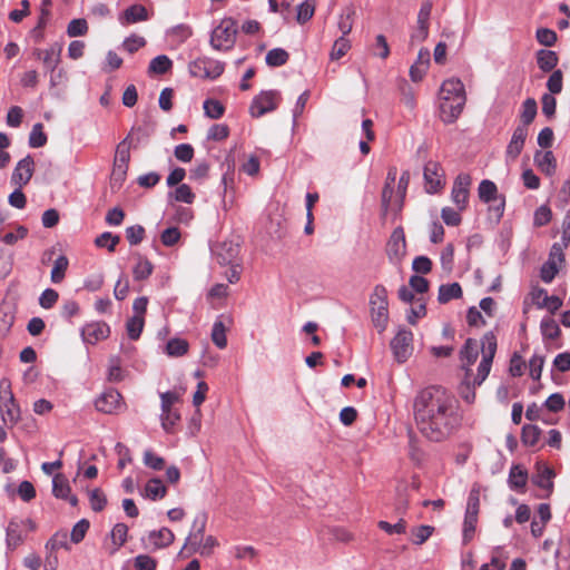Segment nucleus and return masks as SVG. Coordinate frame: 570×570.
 I'll use <instances>...</instances> for the list:
<instances>
[{
    "instance_id": "obj_1",
    "label": "nucleus",
    "mask_w": 570,
    "mask_h": 570,
    "mask_svg": "<svg viewBox=\"0 0 570 570\" xmlns=\"http://www.w3.org/2000/svg\"><path fill=\"white\" fill-rule=\"evenodd\" d=\"M414 417L420 432L433 442L444 440L458 424L454 399L441 386H429L413 402Z\"/></svg>"
},
{
    "instance_id": "obj_2",
    "label": "nucleus",
    "mask_w": 570,
    "mask_h": 570,
    "mask_svg": "<svg viewBox=\"0 0 570 570\" xmlns=\"http://www.w3.org/2000/svg\"><path fill=\"white\" fill-rule=\"evenodd\" d=\"M478 195L481 202L490 204L494 202L488 208L489 218L498 224L504 214L505 197L498 194L497 185L489 179H483L478 187Z\"/></svg>"
},
{
    "instance_id": "obj_3",
    "label": "nucleus",
    "mask_w": 570,
    "mask_h": 570,
    "mask_svg": "<svg viewBox=\"0 0 570 570\" xmlns=\"http://www.w3.org/2000/svg\"><path fill=\"white\" fill-rule=\"evenodd\" d=\"M236 35V21L232 18H224L210 33V46L218 51H228L235 45Z\"/></svg>"
},
{
    "instance_id": "obj_4",
    "label": "nucleus",
    "mask_w": 570,
    "mask_h": 570,
    "mask_svg": "<svg viewBox=\"0 0 570 570\" xmlns=\"http://www.w3.org/2000/svg\"><path fill=\"white\" fill-rule=\"evenodd\" d=\"M371 316L374 326L383 332L389 321L387 291L383 285H376L370 297Z\"/></svg>"
},
{
    "instance_id": "obj_5",
    "label": "nucleus",
    "mask_w": 570,
    "mask_h": 570,
    "mask_svg": "<svg viewBox=\"0 0 570 570\" xmlns=\"http://www.w3.org/2000/svg\"><path fill=\"white\" fill-rule=\"evenodd\" d=\"M281 101V92L274 90L262 91L253 99L249 112L253 117H262L263 115L275 110Z\"/></svg>"
},
{
    "instance_id": "obj_6",
    "label": "nucleus",
    "mask_w": 570,
    "mask_h": 570,
    "mask_svg": "<svg viewBox=\"0 0 570 570\" xmlns=\"http://www.w3.org/2000/svg\"><path fill=\"white\" fill-rule=\"evenodd\" d=\"M189 69L195 77L216 79L224 72V63L208 57H202L193 61Z\"/></svg>"
},
{
    "instance_id": "obj_7",
    "label": "nucleus",
    "mask_w": 570,
    "mask_h": 570,
    "mask_svg": "<svg viewBox=\"0 0 570 570\" xmlns=\"http://www.w3.org/2000/svg\"><path fill=\"white\" fill-rule=\"evenodd\" d=\"M207 523V514L204 512L198 513L193 522L191 531L186 539V542L180 551V554L186 550L189 554L199 550L204 540V532Z\"/></svg>"
},
{
    "instance_id": "obj_8",
    "label": "nucleus",
    "mask_w": 570,
    "mask_h": 570,
    "mask_svg": "<svg viewBox=\"0 0 570 570\" xmlns=\"http://www.w3.org/2000/svg\"><path fill=\"white\" fill-rule=\"evenodd\" d=\"M413 333L410 330L401 328L391 341V350L399 363L405 362L412 353Z\"/></svg>"
},
{
    "instance_id": "obj_9",
    "label": "nucleus",
    "mask_w": 570,
    "mask_h": 570,
    "mask_svg": "<svg viewBox=\"0 0 570 570\" xmlns=\"http://www.w3.org/2000/svg\"><path fill=\"white\" fill-rule=\"evenodd\" d=\"M406 252L405 235L402 227H396L387 242L386 253L393 264H400Z\"/></svg>"
},
{
    "instance_id": "obj_10",
    "label": "nucleus",
    "mask_w": 570,
    "mask_h": 570,
    "mask_svg": "<svg viewBox=\"0 0 570 570\" xmlns=\"http://www.w3.org/2000/svg\"><path fill=\"white\" fill-rule=\"evenodd\" d=\"M472 179L469 174L461 173L456 176L453 183L451 198L452 202L458 206L459 210L465 209L468 205L469 190Z\"/></svg>"
},
{
    "instance_id": "obj_11",
    "label": "nucleus",
    "mask_w": 570,
    "mask_h": 570,
    "mask_svg": "<svg viewBox=\"0 0 570 570\" xmlns=\"http://www.w3.org/2000/svg\"><path fill=\"white\" fill-rule=\"evenodd\" d=\"M212 254L220 265L233 264L239 255V245L233 240H224L212 246Z\"/></svg>"
},
{
    "instance_id": "obj_12",
    "label": "nucleus",
    "mask_w": 570,
    "mask_h": 570,
    "mask_svg": "<svg viewBox=\"0 0 570 570\" xmlns=\"http://www.w3.org/2000/svg\"><path fill=\"white\" fill-rule=\"evenodd\" d=\"M33 171L35 161L32 157L28 155L16 165L11 175V184L16 187L22 188L30 181Z\"/></svg>"
},
{
    "instance_id": "obj_13",
    "label": "nucleus",
    "mask_w": 570,
    "mask_h": 570,
    "mask_svg": "<svg viewBox=\"0 0 570 570\" xmlns=\"http://www.w3.org/2000/svg\"><path fill=\"white\" fill-rule=\"evenodd\" d=\"M423 176L428 193H436L442 187L443 171L439 163L429 160L424 165Z\"/></svg>"
},
{
    "instance_id": "obj_14",
    "label": "nucleus",
    "mask_w": 570,
    "mask_h": 570,
    "mask_svg": "<svg viewBox=\"0 0 570 570\" xmlns=\"http://www.w3.org/2000/svg\"><path fill=\"white\" fill-rule=\"evenodd\" d=\"M97 411L112 414L121 406V395L115 389H108L101 393L95 402Z\"/></svg>"
},
{
    "instance_id": "obj_15",
    "label": "nucleus",
    "mask_w": 570,
    "mask_h": 570,
    "mask_svg": "<svg viewBox=\"0 0 570 570\" xmlns=\"http://www.w3.org/2000/svg\"><path fill=\"white\" fill-rule=\"evenodd\" d=\"M110 327L105 322H91L81 328V336L85 343L95 345L97 342L107 338Z\"/></svg>"
},
{
    "instance_id": "obj_16",
    "label": "nucleus",
    "mask_w": 570,
    "mask_h": 570,
    "mask_svg": "<svg viewBox=\"0 0 570 570\" xmlns=\"http://www.w3.org/2000/svg\"><path fill=\"white\" fill-rule=\"evenodd\" d=\"M466 98H459L456 100H441L440 115L445 124H453L461 115Z\"/></svg>"
},
{
    "instance_id": "obj_17",
    "label": "nucleus",
    "mask_w": 570,
    "mask_h": 570,
    "mask_svg": "<svg viewBox=\"0 0 570 570\" xmlns=\"http://www.w3.org/2000/svg\"><path fill=\"white\" fill-rule=\"evenodd\" d=\"M284 209L279 206L269 207L268 209V217H267V224H266V232L278 239H282L285 235L284 228Z\"/></svg>"
},
{
    "instance_id": "obj_18",
    "label": "nucleus",
    "mask_w": 570,
    "mask_h": 570,
    "mask_svg": "<svg viewBox=\"0 0 570 570\" xmlns=\"http://www.w3.org/2000/svg\"><path fill=\"white\" fill-rule=\"evenodd\" d=\"M0 412L2 421L9 428H13L20 420V406L14 395H10L8 400L0 402Z\"/></svg>"
},
{
    "instance_id": "obj_19",
    "label": "nucleus",
    "mask_w": 570,
    "mask_h": 570,
    "mask_svg": "<svg viewBox=\"0 0 570 570\" xmlns=\"http://www.w3.org/2000/svg\"><path fill=\"white\" fill-rule=\"evenodd\" d=\"M459 98H466L463 82L456 78L443 81L440 90V99L456 100Z\"/></svg>"
},
{
    "instance_id": "obj_20",
    "label": "nucleus",
    "mask_w": 570,
    "mask_h": 570,
    "mask_svg": "<svg viewBox=\"0 0 570 570\" xmlns=\"http://www.w3.org/2000/svg\"><path fill=\"white\" fill-rule=\"evenodd\" d=\"M528 136V128L518 126L512 134L511 140L507 147V157L514 160L521 154Z\"/></svg>"
},
{
    "instance_id": "obj_21",
    "label": "nucleus",
    "mask_w": 570,
    "mask_h": 570,
    "mask_svg": "<svg viewBox=\"0 0 570 570\" xmlns=\"http://www.w3.org/2000/svg\"><path fill=\"white\" fill-rule=\"evenodd\" d=\"M52 493L58 499L69 501L72 507L78 504L77 497L70 494V485L68 480L61 473L56 474L52 479Z\"/></svg>"
},
{
    "instance_id": "obj_22",
    "label": "nucleus",
    "mask_w": 570,
    "mask_h": 570,
    "mask_svg": "<svg viewBox=\"0 0 570 570\" xmlns=\"http://www.w3.org/2000/svg\"><path fill=\"white\" fill-rule=\"evenodd\" d=\"M148 11L142 4H132L128 7L120 16L119 22L122 26H128L148 20Z\"/></svg>"
},
{
    "instance_id": "obj_23",
    "label": "nucleus",
    "mask_w": 570,
    "mask_h": 570,
    "mask_svg": "<svg viewBox=\"0 0 570 570\" xmlns=\"http://www.w3.org/2000/svg\"><path fill=\"white\" fill-rule=\"evenodd\" d=\"M553 478H554V472L550 466H548L546 464L538 463L537 464V474L532 476V482L537 487H539L543 490H547L549 493H551L553 490V481H552Z\"/></svg>"
},
{
    "instance_id": "obj_24",
    "label": "nucleus",
    "mask_w": 570,
    "mask_h": 570,
    "mask_svg": "<svg viewBox=\"0 0 570 570\" xmlns=\"http://www.w3.org/2000/svg\"><path fill=\"white\" fill-rule=\"evenodd\" d=\"M528 471L519 464L512 465L508 476L509 488L523 492L528 481Z\"/></svg>"
},
{
    "instance_id": "obj_25",
    "label": "nucleus",
    "mask_w": 570,
    "mask_h": 570,
    "mask_svg": "<svg viewBox=\"0 0 570 570\" xmlns=\"http://www.w3.org/2000/svg\"><path fill=\"white\" fill-rule=\"evenodd\" d=\"M175 535L168 528H161L158 531H151L148 534V541L154 549H161L174 542Z\"/></svg>"
},
{
    "instance_id": "obj_26",
    "label": "nucleus",
    "mask_w": 570,
    "mask_h": 570,
    "mask_svg": "<svg viewBox=\"0 0 570 570\" xmlns=\"http://www.w3.org/2000/svg\"><path fill=\"white\" fill-rule=\"evenodd\" d=\"M558 61V55L552 50L540 49L537 51V63L543 72L553 71Z\"/></svg>"
},
{
    "instance_id": "obj_27",
    "label": "nucleus",
    "mask_w": 570,
    "mask_h": 570,
    "mask_svg": "<svg viewBox=\"0 0 570 570\" xmlns=\"http://www.w3.org/2000/svg\"><path fill=\"white\" fill-rule=\"evenodd\" d=\"M61 51L62 47L58 43H55L46 49V55L42 60L46 72L49 73L58 69V66L61 61Z\"/></svg>"
},
{
    "instance_id": "obj_28",
    "label": "nucleus",
    "mask_w": 570,
    "mask_h": 570,
    "mask_svg": "<svg viewBox=\"0 0 570 570\" xmlns=\"http://www.w3.org/2000/svg\"><path fill=\"white\" fill-rule=\"evenodd\" d=\"M6 542L9 550H14L22 542L20 523L10 520L6 529Z\"/></svg>"
},
{
    "instance_id": "obj_29",
    "label": "nucleus",
    "mask_w": 570,
    "mask_h": 570,
    "mask_svg": "<svg viewBox=\"0 0 570 570\" xmlns=\"http://www.w3.org/2000/svg\"><path fill=\"white\" fill-rule=\"evenodd\" d=\"M462 297V288L459 283L443 284L439 287L438 301L445 304L451 299Z\"/></svg>"
},
{
    "instance_id": "obj_30",
    "label": "nucleus",
    "mask_w": 570,
    "mask_h": 570,
    "mask_svg": "<svg viewBox=\"0 0 570 570\" xmlns=\"http://www.w3.org/2000/svg\"><path fill=\"white\" fill-rule=\"evenodd\" d=\"M153 271L154 265L151 262L140 254H137V263L132 269L134 278L136 281L147 279L153 274Z\"/></svg>"
},
{
    "instance_id": "obj_31",
    "label": "nucleus",
    "mask_w": 570,
    "mask_h": 570,
    "mask_svg": "<svg viewBox=\"0 0 570 570\" xmlns=\"http://www.w3.org/2000/svg\"><path fill=\"white\" fill-rule=\"evenodd\" d=\"M534 161L547 175H552L556 171V159L550 150L544 153L537 151L534 155Z\"/></svg>"
},
{
    "instance_id": "obj_32",
    "label": "nucleus",
    "mask_w": 570,
    "mask_h": 570,
    "mask_svg": "<svg viewBox=\"0 0 570 570\" xmlns=\"http://www.w3.org/2000/svg\"><path fill=\"white\" fill-rule=\"evenodd\" d=\"M173 67V61L166 55H159L151 59L148 66V73L151 75H165Z\"/></svg>"
},
{
    "instance_id": "obj_33",
    "label": "nucleus",
    "mask_w": 570,
    "mask_h": 570,
    "mask_svg": "<svg viewBox=\"0 0 570 570\" xmlns=\"http://www.w3.org/2000/svg\"><path fill=\"white\" fill-rule=\"evenodd\" d=\"M129 139H130V135H128L124 140H121L117 145L115 159H114L115 165H120V167L121 166L128 167L129 161H130V146H131Z\"/></svg>"
},
{
    "instance_id": "obj_34",
    "label": "nucleus",
    "mask_w": 570,
    "mask_h": 570,
    "mask_svg": "<svg viewBox=\"0 0 570 570\" xmlns=\"http://www.w3.org/2000/svg\"><path fill=\"white\" fill-rule=\"evenodd\" d=\"M522 110L520 115L521 125L528 128V126L534 120L537 112H538V106L537 101L533 98H528L522 104Z\"/></svg>"
},
{
    "instance_id": "obj_35",
    "label": "nucleus",
    "mask_w": 570,
    "mask_h": 570,
    "mask_svg": "<svg viewBox=\"0 0 570 570\" xmlns=\"http://www.w3.org/2000/svg\"><path fill=\"white\" fill-rule=\"evenodd\" d=\"M188 347L189 344L186 340L174 337L167 342L165 351L168 356L180 357L188 352Z\"/></svg>"
},
{
    "instance_id": "obj_36",
    "label": "nucleus",
    "mask_w": 570,
    "mask_h": 570,
    "mask_svg": "<svg viewBox=\"0 0 570 570\" xmlns=\"http://www.w3.org/2000/svg\"><path fill=\"white\" fill-rule=\"evenodd\" d=\"M482 358L493 361L497 352V337L492 331L487 332L481 340Z\"/></svg>"
},
{
    "instance_id": "obj_37",
    "label": "nucleus",
    "mask_w": 570,
    "mask_h": 570,
    "mask_svg": "<svg viewBox=\"0 0 570 570\" xmlns=\"http://www.w3.org/2000/svg\"><path fill=\"white\" fill-rule=\"evenodd\" d=\"M69 266L68 257L60 255L53 263L50 279L53 284H59L65 279L67 268Z\"/></svg>"
},
{
    "instance_id": "obj_38",
    "label": "nucleus",
    "mask_w": 570,
    "mask_h": 570,
    "mask_svg": "<svg viewBox=\"0 0 570 570\" xmlns=\"http://www.w3.org/2000/svg\"><path fill=\"white\" fill-rule=\"evenodd\" d=\"M166 487L160 479L154 478L149 480L145 487V494L150 500L161 499L166 494Z\"/></svg>"
},
{
    "instance_id": "obj_39",
    "label": "nucleus",
    "mask_w": 570,
    "mask_h": 570,
    "mask_svg": "<svg viewBox=\"0 0 570 570\" xmlns=\"http://www.w3.org/2000/svg\"><path fill=\"white\" fill-rule=\"evenodd\" d=\"M540 330L546 340H556L561 332L558 323L552 317H543L540 323Z\"/></svg>"
},
{
    "instance_id": "obj_40",
    "label": "nucleus",
    "mask_w": 570,
    "mask_h": 570,
    "mask_svg": "<svg viewBox=\"0 0 570 570\" xmlns=\"http://www.w3.org/2000/svg\"><path fill=\"white\" fill-rule=\"evenodd\" d=\"M541 435V430L537 425L527 424L522 428L521 441L527 446L537 444Z\"/></svg>"
},
{
    "instance_id": "obj_41",
    "label": "nucleus",
    "mask_w": 570,
    "mask_h": 570,
    "mask_svg": "<svg viewBox=\"0 0 570 570\" xmlns=\"http://www.w3.org/2000/svg\"><path fill=\"white\" fill-rule=\"evenodd\" d=\"M169 197L175 199L176 202L193 204L195 200V194L191 188L186 184H180L177 188L169 193Z\"/></svg>"
},
{
    "instance_id": "obj_42",
    "label": "nucleus",
    "mask_w": 570,
    "mask_h": 570,
    "mask_svg": "<svg viewBox=\"0 0 570 570\" xmlns=\"http://www.w3.org/2000/svg\"><path fill=\"white\" fill-rule=\"evenodd\" d=\"M125 377V371L121 367V361L119 356H110L109 357V367H108V380L110 382H120Z\"/></svg>"
},
{
    "instance_id": "obj_43",
    "label": "nucleus",
    "mask_w": 570,
    "mask_h": 570,
    "mask_svg": "<svg viewBox=\"0 0 570 570\" xmlns=\"http://www.w3.org/2000/svg\"><path fill=\"white\" fill-rule=\"evenodd\" d=\"M212 341L218 348H225L227 346L226 327L222 321L214 323Z\"/></svg>"
},
{
    "instance_id": "obj_44",
    "label": "nucleus",
    "mask_w": 570,
    "mask_h": 570,
    "mask_svg": "<svg viewBox=\"0 0 570 570\" xmlns=\"http://www.w3.org/2000/svg\"><path fill=\"white\" fill-rule=\"evenodd\" d=\"M144 324H145L144 317L131 316L130 318H128V321L126 323V330H127V334L130 340L136 341L140 337V334L144 328Z\"/></svg>"
},
{
    "instance_id": "obj_45",
    "label": "nucleus",
    "mask_w": 570,
    "mask_h": 570,
    "mask_svg": "<svg viewBox=\"0 0 570 570\" xmlns=\"http://www.w3.org/2000/svg\"><path fill=\"white\" fill-rule=\"evenodd\" d=\"M479 356L478 344L472 338L466 340L461 350V358L466 361V365H472Z\"/></svg>"
},
{
    "instance_id": "obj_46",
    "label": "nucleus",
    "mask_w": 570,
    "mask_h": 570,
    "mask_svg": "<svg viewBox=\"0 0 570 570\" xmlns=\"http://www.w3.org/2000/svg\"><path fill=\"white\" fill-rule=\"evenodd\" d=\"M14 322V314L9 306H0V336H6Z\"/></svg>"
},
{
    "instance_id": "obj_47",
    "label": "nucleus",
    "mask_w": 570,
    "mask_h": 570,
    "mask_svg": "<svg viewBox=\"0 0 570 570\" xmlns=\"http://www.w3.org/2000/svg\"><path fill=\"white\" fill-rule=\"evenodd\" d=\"M350 49H351V41L345 37H340L335 40V42L332 47L330 58L332 60H338L342 57H344L348 52Z\"/></svg>"
},
{
    "instance_id": "obj_48",
    "label": "nucleus",
    "mask_w": 570,
    "mask_h": 570,
    "mask_svg": "<svg viewBox=\"0 0 570 570\" xmlns=\"http://www.w3.org/2000/svg\"><path fill=\"white\" fill-rule=\"evenodd\" d=\"M205 115L210 119H219L223 117L225 108L215 99H206L203 105Z\"/></svg>"
},
{
    "instance_id": "obj_49",
    "label": "nucleus",
    "mask_w": 570,
    "mask_h": 570,
    "mask_svg": "<svg viewBox=\"0 0 570 570\" xmlns=\"http://www.w3.org/2000/svg\"><path fill=\"white\" fill-rule=\"evenodd\" d=\"M47 142V136L43 132L42 124H35L29 135V146L32 148H39L45 146Z\"/></svg>"
},
{
    "instance_id": "obj_50",
    "label": "nucleus",
    "mask_w": 570,
    "mask_h": 570,
    "mask_svg": "<svg viewBox=\"0 0 570 570\" xmlns=\"http://www.w3.org/2000/svg\"><path fill=\"white\" fill-rule=\"evenodd\" d=\"M296 11L297 22L304 23L313 17L315 11V3L313 0H306L297 6Z\"/></svg>"
},
{
    "instance_id": "obj_51",
    "label": "nucleus",
    "mask_w": 570,
    "mask_h": 570,
    "mask_svg": "<svg viewBox=\"0 0 570 570\" xmlns=\"http://www.w3.org/2000/svg\"><path fill=\"white\" fill-rule=\"evenodd\" d=\"M434 532L431 525H419L412 529V542L416 546L423 544Z\"/></svg>"
},
{
    "instance_id": "obj_52",
    "label": "nucleus",
    "mask_w": 570,
    "mask_h": 570,
    "mask_svg": "<svg viewBox=\"0 0 570 570\" xmlns=\"http://www.w3.org/2000/svg\"><path fill=\"white\" fill-rule=\"evenodd\" d=\"M119 242L120 237L110 232H105L95 239L96 246L107 247L109 252H115Z\"/></svg>"
},
{
    "instance_id": "obj_53",
    "label": "nucleus",
    "mask_w": 570,
    "mask_h": 570,
    "mask_svg": "<svg viewBox=\"0 0 570 570\" xmlns=\"http://www.w3.org/2000/svg\"><path fill=\"white\" fill-rule=\"evenodd\" d=\"M478 522V514H466L464 515L463 522V543L466 544L473 538L475 527Z\"/></svg>"
},
{
    "instance_id": "obj_54",
    "label": "nucleus",
    "mask_w": 570,
    "mask_h": 570,
    "mask_svg": "<svg viewBox=\"0 0 570 570\" xmlns=\"http://www.w3.org/2000/svg\"><path fill=\"white\" fill-rule=\"evenodd\" d=\"M562 86H563L562 71L560 69L553 70L547 81V88L549 89L550 94L553 96V95L561 92Z\"/></svg>"
},
{
    "instance_id": "obj_55",
    "label": "nucleus",
    "mask_w": 570,
    "mask_h": 570,
    "mask_svg": "<svg viewBox=\"0 0 570 570\" xmlns=\"http://www.w3.org/2000/svg\"><path fill=\"white\" fill-rule=\"evenodd\" d=\"M377 527L387 534H403L406 531V521L400 519L396 523L391 524L387 521H379Z\"/></svg>"
},
{
    "instance_id": "obj_56",
    "label": "nucleus",
    "mask_w": 570,
    "mask_h": 570,
    "mask_svg": "<svg viewBox=\"0 0 570 570\" xmlns=\"http://www.w3.org/2000/svg\"><path fill=\"white\" fill-rule=\"evenodd\" d=\"M128 527L125 523H117L111 530V540L115 549L120 548L127 540Z\"/></svg>"
},
{
    "instance_id": "obj_57",
    "label": "nucleus",
    "mask_w": 570,
    "mask_h": 570,
    "mask_svg": "<svg viewBox=\"0 0 570 570\" xmlns=\"http://www.w3.org/2000/svg\"><path fill=\"white\" fill-rule=\"evenodd\" d=\"M88 31V23L85 19H73L68 23L67 35L69 37L85 36Z\"/></svg>"
},
{
    "instance_id": "obj_58",
    "label": "nucleus",
    "mask_w": 570,
    "mask_h": 570,
    "mask_svg": "<svg viewBox=\"0 0 570 570\" xmlns=\"http://www.w3.org/2000/svg\"><path fill=\"white\" fill-rule=\"evenodd\" d=\"M265 61L269 67H281L285 65V49L275 48L269 50L265 57Z\"/></svg>"
},
{
    "instance_id": "obj_59",
    "label": "nucleus",
    "mask_w": 570,
    "mask_h": 570,
    "mask_svg": "<svg viewBox=\"0 0 570 570\" xmlns=\"http://www.w3.org/2000/svg\"><path fill=\"white\" fill-rule=\"evenodd\" d=\"M161 426L166 432H171L173 428L180 420V414L176 410H168L160 414Z\"/></svg>"
},
{
    "instance_id": "obj_60",
    "label": "nucleus",
    "mask_w": 570,
    "mask_h": 570,
    "mask_svg": "<svg viewBox=\"0 0 570 570\" xmlns=\"http://www.w3.org/2000/svg\"><path fill=\"white\" fill-rule=\"evenodd\" d=\"M127 171H128V167L126 166H121L120 165H115L112 166V173H111V177H110V186L111 188H120L126 179V176H127Z\"/></svg>"
},
{
    "instance_id": "obj_61",
    "label": "nucleus",
    "mask_w": 570,
    "mask_h": 570,
    "mask_svg": "<svg viewBox=\"0 0 570 570\" xmlns=\"http://www.w3.org/2000/svg\"><path fill=\"white\" fill-rule=\"evenodd\" d=\"M538 42L546 47H551L557 41V33L549 28H539L535 32Z\"/></svg>"
},
{
    "instance_id": "obj_62",
    "label": "nucleus",
    "mask_w": 570,
    "mask_h": 570,
    "mask_svg": "<svg viewBox=\"0 0 570 570\" xmlns=\"http://www.w3.org/2000/svg\"><path fill=\"white\" fill-rule=\"evenodd\" d=\"M89 521L86 519L79 520L72 528L70 533V539L73 543H79L83 540L88 529H89Z\"/></svg>"
},
{
    "instance_id": "obj_63",
    "label": "nucleus",
    "mask_w": 570,
    "mask_h": 570,
    "mask_svg": "<svg viewBox=\"0 0 570 570\" xmlns=\"http://www.w3.org/2000/svg\"><path fill=\"white\" fill-rule=\"evenodd\" d=\"M144 464L153 470L160 471L165 466V461L153 451L146 450L144 452Z\"/></svg>"
},
{
    "instance_id": "obj_64",
    "label": "nucleus",
    "mask_w": 570,
    "mask_h": 570,
    "mask_svg": "<svg viewBox=\"0 0 570 570\" xmlns=\"http://www.w3.org/2000/svg\"><path fill=\"white\" fill-rule=\"evenodd\" d=\"M136 570H156L157 561L148 554H139L134 560Z\"/></svg>"
}]
</instances>
